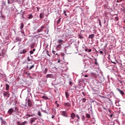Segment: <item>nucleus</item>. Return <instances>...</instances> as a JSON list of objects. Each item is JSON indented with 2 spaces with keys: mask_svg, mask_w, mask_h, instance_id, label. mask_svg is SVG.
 Wrapping results in <instances>:
<instances>
[{
  "mask_svg": "<svg viewBox=\"0 0 125 125\" xmlns=\"http://www.w3.org/2000/svg\"><path fill=\"white\" fill-rule=\"evenodd\" d=\"M13 112H14L13 108H10L8 111V114H9V115H12V113H13Z\"/></svg>",
  "mask_w": 125,
  "mask_h": 125,
  "instance_id": "obj_1",
  "label": "nucleus"
},
{
  "mask_svg": "<svg viewBox=\"0 0 125 125\" xmlns=\"http://www.w3.org/2000/svg\"><path fill=\"white\" fill-rule=\"evenodd\" d=\"M36 120H37L36 118H32L31 119L30 123L31 124V125H33V124H34V123L36 122Z\"/></svg>",
  "mask_w": 125,
  "mask_h": 125,
  "instance_id": "obj_2",
  "label": "nucleus"
},
{
  "mask_svg": "<svg viewBox=\"0 0 125 125\" xmlns=\"http://www.w3.org/2000/svg\"><path fill=\"white\" fill-rule=\"evenodd\" d=\"M17 124L18 125H25L27 124V121H24V122L22 123L21 125V123L19 121L17 122Z\"/></svg>",
  "mask_w": 125,
  "mask_h": 125,
  "instance_id": "obj_3",
  "label": "nucleus"
},
{
  "mask_svg": "<svg viewBox=\"0 0 125 125\" xmlns=\"http://www.w3.org/2000/svg\"><path fill=\"white\" fill-rule=\"evenodd\" d=\"M62 115L63 117H65L67 118L68 117V114H67V112L66 111H62Z\"/></svg>",
  "mask_w": 125,
  "mask_h": 125,
  "instance_id": "obj_4",
  "label": "nucleus"
},
{
  "mask_svg": "<svg viewBox=\"0 0 125 125\" xmlns=\"http://www.w3.org/2000/svg\"><path fill=\"white\" fill-rule=\"evenodd\" d=\"M43 29H44V26H41V28L37 30V33L42 32V30H43Z\"/></svg>",
  "mask_w": 125,
  "mask_h": 125,
  "instance_id": "obj_5",
  "label": "nucleus"
},
{
  "mask_svg": "<svg viewBox=\"0 0 125 125\" xmlns=\"http://www.w3.org/2000/svg\"><path fill=\"white\" fill-rule=\"evenodd\" d=\"M27 103H28V107H32V102H31V101L30 100V99H28Z\"/></svg>",
  "mask_w": 125,
  "mask_h": 125,
  "instance_id": "obj_6",
  "label": "nucleus"
},
{
  "mask_svg": "<svg viewBox=\"0 0 125 125\" xmlns=\"http://www.w3.org/2000/svg\"><path fill=\"white\" fill-rule=\"evenodd\" d=\"M76 114H75V113H71L70 115V117H71V119H72L73 120H74V119H75V118H76Z\"/></svg>",
  "mask_w": 125,
  "mask_h": 125,
  "instance_id": "obj_7",
  "label": "nucleus"
},
{
  "mask_svg": "<svg viewBox=\"0 0 125 125\" xmlns=\"http://www.w3.org/2000/svg\"><path fill=\"white\" fill-rule=\"evenodd\" d=\"M117 90H118V91H119L120 92V93H121V94H122V95H125V93L124 92V91L123 90H121V89H120L119 88H117Z\"/></svg>",
  "mask_w": 125,
  "mask_h": 125,
  "instance_id": "obj_8",
  "label": "nucleus"
},
{
  "mask_svg": "<svg viewBox=\"0 0 125 125\" xmlns=\"http://www.w3.org/2000/svg\"><path fill=\"white\" fill-rule=\"evenodd\" d=\"M3 95L4 97H9V94L8 93V92H5L3 94Z\"/></svg>",
  "mask_w": 125,
  "mask_h": 125,
  "instance_id": "obj_9",
  "label": "nucleus"
},
{
  "mask_svg": "<svg viewBox=\"0 0 125 125\" xmlns=\"http://www.w3.org/2000/svg\"><path fill=\"white\" fill-rule=\"evenodd\" d=\"M26 52H27V49H24L22 50V51H21L20 52V53H21V54H23L24 53H26Z\"/></svg>",
  "mask_w": 125,
  "mask_h": 125,
  "instance_id": "obj_10",
  "label": "nucleus"
},
{
  "mask_svg": "<svg viewBox=\"0 0 125 125\" xmlns=\"http://www.w3.org/2000/svg\"><path fill=\"white\" fill-rule=\"evenodd\" d=\"M43 17H44V13H41L40 15V18L42 19L43 18Z\"/></svg>",
  "mask_w": 125,
  "mask_h": 125,
  "instance_id": "obj_11",
  "label": "nucleus"
},
{
  "mask_svg": "<svg viewBox=\"0 0 125 125\" xmlns=\"http://www.w3.org/2000/svg\"><path fill=\"white\" fill-rule=\"evenodd\" d=\"M95 37V35L94 34H91L89 35V39H91V40H92V39H93V38H94Z\"/></svg>",
  "mask_w": 125,
  "mask_h": 125,
  "instance_id": "obj_12",
  "label": "nucleus"
},
{
  "mask_svg": "<svg viewBox=\"0 0 125 125\" xmlns=\"http://www.w3.org/2000/svg\"><path fill=\"white\" fill-rule=\"evenodd\" d=\"M64 105L66 106V107H70L71 106V103H66L64 104Z\"/></svg>",
  "mask_w": 125,
  "mask_h": 125,
  "instance_id": "obj_13",
  "label": "nucleus"
},
{
  "mask_svg": "<svg viewBox=\"0 0 125 125\" xmlns=\"http://www.w3.org/2000/svg\"><path fill=\"white\" fill-rule=\"evenodd\" d=\"M14 0H8V4H11V3H13Z\"/></svg>",
  "mask_w": 125,
  "mask_h": 125,
  "instance_id": "obj_14",
  "label": "nucleus"
},
{
  "mask_svg": "<svg viewBox=\"0 0 125 125\" xmlns=\"http://www.w3.org/2000/svg\"><path fill=\"white\" fill-rule=\"evenodd\" d=\"M24 28V23H21V27H20V29L22 30Z\"/></svg>",
  "mask_w": 125,
  "mask_h": 125,
  "instance_id": "obj_15",
  "label": "nucleus"
},
{
  "mask_svg": "<svg viewBox=\"0 0 125 125\" xmlns=\"http://www.w3.org/2000/svg\"><path fill=\"white\" fill-rule=\"evenodd\" d=\"M62 43L59 44V45H57L58 48H59V49H61L62 48Z\"/></svg>",
  "mask_w": 125,
  "mask_h": 125,
  "instance_id": "obj_16",
  "label": "nucleus"
},
{
  "mask_svg": "<svg viewBox=\"0 0 125 125\" xmlns=\"http://www.w3.org/2000/svg\"><path fill=\"white\" fill-rule=\"evenodd\" d=\"M86 118H87V119H90L91 117H90V114L87 113L86 114Z\"/></svg>",
  "mask_w": 125,
  "mask_h": 125,
  "instance_id": "obj_17",
  "label": "nucleus"
},
{
  "mask_svg": "<svg viewBox=\"0 0 125 125\" xmlns=\"http://www.w3.org/2000/svg\"><path fill=\"white\" fill-rule=\"evenodd\" d=\"M58 43H59V44H61V43H62V42H63V40H59L58 41Z\"/></svg>",
  "mask_w": 125,
  "mask_h": 125,
  "instance_id": "obj_18",
  "label": "nucleus"
},
{
  "mask_svg": "<svg viewBox=\"0 0 125 125\" xmlns=\"http://www.w3.org/2000/svg\"><path fill=\"white\" fill-rule=\"evenodd\" d=\"M9 89V85L8 84H6V90H8Z\"/></svg>",
  "mask_w": 125,
  "mask_h": 125,
  "instance_id": "obj_19",
  "label": "nucleus"
},
{
  "mask_svg": "<svg viewBox=\"0 0 125 125\" xmlns=\"http://www.w3.org/2000/svg\"><path fill=\"white\" fill-rule=\"evenodd\" d=\"M34 116H35V114H32V115L27 114L25 116V117L28 116V118H30V117H34Z\"/></svg>",
  "mask_w": 125,
  "mask_h": 125,
  "instance_id": "obj_20",
  "label": "nucleus"
},
{
  "mask_svg": "<svg viewBox=\"0 0 125 125\" xmlns=\"http://www.w3.org/2000/svg\"><path fill=\"white\" fill-rule=\"evenodd\" d=\"M82 117V121H84V120H85V117H84V115H81Z\"/></svg>",
  "mask_w": 125,
  "mask_h": 125,
  "instance_id": "obj_21",
  "label": "nucleus"
},
{
  "mask_svg": "<svg viewBox=\"0 0 125 125\" xmlns=\"http://www.w3.org/2000/svg\"><path fill=\"white\" fill-rule=\"evenodd\" d=\"M28 19H32L33 18V16L32 15V14H29L28 15Z\"/></svg>",
  "mask_w": 125,
  "mask_h": 125,
  "instance_id": "obj_22",
  "label": "nucleus"
},
{
  "mask_svg": "<svg viewBox=\"0 0 125 125\" xmlns=\"http://www.w3.org/2000/svg\"><path fill=\"white\" fill-rule=\"evenodd\" d=\"M65 96H66V98H68V97H69V96H70V95L69 94V93H68V92H65Z\"/></svg>",
  "mask_w": 125,
  "mask_h": 125,
  "instance_id": "obj_23",
  "label": "nucleus"
},
{
  "mask_svg": "<svg viewBox=\"0 0 125 125\" xmlns=\"http://www.w3.org/2000/svg\"><path fill=\"white\" fill-rule=\"evenodd\" d=\"M21 15H23V16L25 15V11H23V10H21Z\"/></svg>",
  "mask_w": 125,
  "mask_h": 125,
  "instance_id": "obj_24",
  "label": "nucleus"
},
{
  "mask_svg": "<svg viewBox=\"0 0 125 125\" xmlns=\"http://www.w3.org/2000/svg\"><path fill=\"white\" fill-rule=\"evenodd\" d=\"M52 53H53V54H54L55 55H58V54L57 53H56V52L54 50H52Z\"/></svg>",
  "mask_w": 125,
  "mask_h": 125,
  "instance_id": "obj_25",
  "label": "nucleus"
},
{
  "mask_svg": "<svg viewBox=\"0 0 125 125\" xmlns=\"http://www.w3.org/2000/svg\"><path fill=\"white\" fill-rule=\"evenodd\" d=\"M102 23H103L104 24H105L106 23V20H105V19H104V20H102Z\"/></svg>",
  "mask_w": 125,
  "mask_h": 125,
  "instance_id": "obj_26",
  "label": "nucleus"
},
{
  "mask_svg": "<svg viewBox=\"0 0 125 125\" xmlns=\"http://www.w3.org/2000/svg\"><path fill=\"white\" fill-rule=\"evenodd\" d=\"M61 22V18H60L58 20V21H57V24H60Z\"/></svg>",
  "mask_w": 125,
  "mask_h": 125,
  "instance_id": "obj_27",
  "label": "nucleus"
},
{
  "mask_svg": "<svg viewBox=\"0 0 125 125\" xmlns=\"http://www.w3.org/2000/svg\"><path fill=\"white\" fill-rule=\"evenodd\" d=\"M42 98L43 99H48V97H47V96H42Z\"/></svg>",
  "mask_w": 125,
  "mask_h": 125,
  "instance_id": "obj_28",
  "label": "nucleus"
},
{
  "mask_svg": "<svg viewBox=\"0 0 125 125\" xmlns=\"http://www.w3.org/2000/svg\"><path fill=\"white\" fill-rule=\"evenodd\" d=\"M38 116H39V117H42V112L40 111H38Z\"/></svg>",
  "mask_w": 125,
  "mask_h": 125,
  "instance_id": "obj_29",
  "label": "nucleus"
},
{
  "mask_svg": "<svg viewBox=\"0 0 125 125\" xmlns=\"http://www.w3.org/2000/svg\"><path fill=\"white\" fill-rule=\"evenodd\" d=\"M35 43H33L31 45V48H34V47H35Z\"/></svg>",
  "mask_w": 125,
  "mask_h": 125,
  "instance_id": "obj_30",
  "label": "nucleus"
},
{
  "mask_svg": "<svg viewBox=\"0 0 125 125\" xmlns=\"http://www.w3.org/2000/svg\"><path fill=\"white\" fill-rule=\"evenodd\" d=\"M34 67H35V65L34 64L30 66V67L29 68V70H32V69H33V68H34Z\"/></svg>",
  "mask_w": 125,
  "mask_h": 125,
  "instance_id": "obj_31",
  "label": "nucleus"
},
{
  "mask_svg": "<svg viewBox=\"0 0 125 125\" xmlns=\"http://www.w3.org/2000/svg\"><path fill=\"white\" fill-rule=\"evenodd\" d=\"M47 78H51V74H47L46 75Z\"/></svg>",
  "mask_w": 125,
  "mask_h": 125,
  "instance_id": "obj_32",
  "label": "nucleus"
},
{
  "mask_svg": "<svg viewBox=\"0 0 125 125\" xmlns=\"http://www.w3.org/2000/svg\"><path fill=\"white\" fill-rule=\"evenodd\" d=\"M82 101L83 103H84V102H85V101H86V99H85V98H83L82 99Z\"/></svg>",
  "mask_w": 125,
  "mask_h": 125,
  "instance_id": "obj_33",
  "label": "nucleus"
},
{
  "mask_svg": "<svg viewBox=\"0 0 125 125\" xmlns=\"http://www.w3.org/2000/svg\"><path fill=\"white\" fill-rule=\"evenodd\" d=\"M47 72V68H45V70L44 71V72L43 73L44 74H46V72Z\"/></svg>",
  "mask_w": 125,
  "mask_h": 125,
  "instance_id": "obj_34",
  "label": "nucleus"
},
{
  "mask_svg": "<svg viewBox=\"0 0 125 125\" xmlns=\"http://www.w3.org/2000/svg\"><path fill=\"white\" fill-rule=\"evenodd\" d=\"M63 14H64L65 16H67V13H66V11L63 10Z\"/></svg>",
  "mask_w": 125,
  "mask_h": 125,
  "instance_id": "obj_35",
  "label": "nucleus"
},
{
  "mask_svg": "<svg viewBox=\"0 0 125 125\" xmlns=\"http://www.w3.org/2000/svg\"><path fill=\"white\" fill-rule=\"evenodd\" d=\"M79 39H83V36H82V35H79Z\"/></svg>",
  "mask_w": 125,
  "mask_h": 125,
  "instance_id": "obj_36",
  "label": "nucleus"
},
{
  "mask_svg": "<svg viewBox=\"0 0 125 125\" xmlns=\"http://www.w3.org/2000/svg\"><path fill=\"white\" fill-rule=\"evenodd\" d=\"M77 119H78V120H81V119L80 118V116H79V115H76V116Z\"/></svg>",
  "mask_w": 125,
  "mask_h": 125,
  "instance_id": "obj_37",
  "label": "nucleus"
},
{
  "mask_svg": "<svg viewBox=\"0 0 125 125\" xmlns=\"http://www.w3.org/2000/svg\"><path fill=\"white\" fill-rule=\"evenodd\" d=\"M99 25L101 26H102V24H101V21L100 20H99Z\"/></svg>",
  "mask_w": 125,
  "mask_h": 125,
  "instance_id": "obj_38",
  "label": "nucleus"
},
{
  "mask_svg": "<svg viewBox=\"0 0 125 125\" xmlns=\"http://www.w3.org/2000/svg\"><path fill=\"white\" fill-rule=\"evenodd\" d=\"M15 111H18V107L17 106L15 107Z\"/></svg>",
  "mask_w": 125,
  "mask_h": 125,
  "instance_id": "obj_39",
  "label": "nucleus"
},
{
  "mask_svg": "<svg viewBox=\"0 0 125 125\" xmlns=\"http://www.w3.org/2000/svg\"><path fill=\"white\" fill-rule=\"evenodd\" d=\"M115 20H116V21H118V20H119V17H115Z\"/></svg>",
  "mask_w": 125,
  "mask_h": 125,
  "instance_id": "obj_40",
  "label": "nucleus"
},
{
  "mask_svg": "<svg viewBox=\"0 0 125 125\" xmlns=\"http://www.w3.org/2000/svg\"><path fill=\"white\" fill-rule=\"evenodd\" d=\"M30 54H34V52L33 51L31 50L30 51Z\"/></svg>",
  "mask_w": 125,
  "mask_h": 125,
  "instance_id": "obj_41",
  "label": "nucleus"
},
{
  "mask_svg": "<svg viewBox=\"0 0 125 125\" xmlns=\"http://www.w3.org/2000/svg\"><path fill=\"white\" fill-rule=\"evenodd\" d=\"M55 118V115H53L51 117V119H54Z\"/></svg>",
  "mask_w": 125,
  "mask_h": 125,
  "instance_id": "obj_42",
  "label": "nucleus"
},
{
  "mask_svg": "<svg viewBox=\"0 0 125 125\" xmlns=\"http://www.w3.org/2000/svg\"><path fill=\"white\" fill-rule=\"evenodd\" d=\"M108 112H109L110 114H111V112H112V110L108 109Z\"/></svg>",
  "mask_w": 125,
  "mask_h": 125,
  "instance_id": "obj_43",
  "label": "nucleus"
},
{
  "mask_svg": "<svg viewBox=\"0 0 125 125\" xmlns=\"http://www.w3.org/2000/svg\"><path fill=\"white\" fill-rule=\"evenodd\" d=\"M36 8L37 9V11H40V8H39L38 7H37Z\"/></svg>",
  "mask_w": 125,
  "mask_h": 125,
  "instance_id": "obj_44",
  "label": "nucleus"
},
{
  "mask_svg": "<svg viewBox=\"0 0 125 125\" xmlns=\"http://www.w3.org/2000/svg\"><path fill=\"white\" fill-rule=\"evenodd\" d=\"M46 54H47L48 56H49L50 57V55L48 53V51H47Z\"/></svg>",
  "mask_w": 125,
  "mask_h": 125,
  "instance_id": "obj_45",
  "label": "nucleus"
},
{
  "mask_svg": "<svg viewBox=\"0 0 125 125\" xmlns=\"http://www.w3.org/2000/svg\"><path fill=\"white\" fill-rule=\"evenodd\" d=\"M113 116H114V115L113 114H110V118H113Z\"/></svg>",
  "mask_w": 125,
  "mask_h": 125,
  "instance_id": "obj_46",
  "label": "nucleus"
},
{
  "mask_svg": "<svg viewBox=\"0 0 125 125\" xmlns=\"http://www.w3.org/2000/svg\"><path fill=\"white\" fill-rule=\"evenodd\" d=\"M69 83L70 85H72V84L71 81H69Z\"/></svg>",
  "mask_w": 125,
  "mask_h": 125,
  "instance_id": "obj_47",
  "label": "nucleus"
},
{
  "mask_svg": "<svg viewBox=\"0 0 125 125\" xmlns=\"http://www.w3.org/2000/svg\"><path fill=\"white\" fill-rule=\"evenodd\" d=\"M28 118H29V116H24V117H23V118L24 119H28Z\"/></svg>",
  "mask_w": 125,
  "mask_h": 125,
  "instance_id": "obj_48",
  "label": "nucleus"
},
{
  "mask_svg": "<svg viewBox=\"0 0 125 125\" xmlns=\"http://www.w3.org/2000/svg\"><path fill=\"white\" fill-rule=\"evenodd\" d=\"M88 52H91V49H89L88 50Z\"/></svg>",
  "mask_w": 125,
  "mask_h": 125,
  "instance_id": "obj_49",
  "label": "nucleus"
},
{
  "mask_svg": "<svg viewBox=\"0 0 125 125\" xmlns=\"http://www.w3.org/2000/svg\"><path fill=\"white\" fill-rule=\"evenodd\" d=\"M103 53V51H100V54H102Z\"/></svg>",
  "mask_w": 125,
  "mask_h": 125,
  "instance_id": "obj_50",
  "label": "nucleus"
},
{
  "mask_svg": "<svg viewBox=\"0 0 125 125\" xmlns=\"http://www.w3.org/2000/svg\"><path fill=\"white\" fill-rule=\"evenodd\" d=\"M88 77V76L87 75H84L85 78H87Z\"/></svg>",
  "mask_w": 125,
  "mask_h": 125,
  "instance_id": "obj_51",
  "label": "nucleus"
},
{
  "mask_svg": "<svg viewBox=\"0 0 125 125\" xmlns=\"http://www.w3.org/2000/svg\"><path fill=\"white\" fill-rule=\"evenodd\" d=\"M21 33H22V34H25L24 33V31H23V30H21Z\"/></svg>",
  "mask_w": 125,
  "mask_h": 125,
  "instance_id": "obj_52",
  "label": "nucleus"
},
{
  "mask_svg": "<svg viewBox=\"0 0 125 125\" xmlns=\"http://www.w3.org/2000/svg\"><path fill=\"white\" fill-rule=\"evenodd\" d=\"M21 18H23V19H24L25 17H24V16L21 15Z\"/></svg>",
  "mask_w": 125,
  "mask_h": 125,
  "instance_id": "obj_53",
  "label": "nucleus"
},
{
  "mask_svg": "<svg viewBox=\"0 0 125 125\" xmlns=\"http://www.w3.org/2000/svg\"><path fill=\"white\" fill-rule=\"evenodd\" d=\"M32 51H33V52H35V51H36V49H33V50H32Z\"/></svg>",
  "mask_w": 125,
  "mask_h": 125,
  "instance_id": "obj_54",
  "label": "nucleus"
},
{
  "mask_svg": "<svg viewBox=\"0 0 125 125\" xmlns=\"http://www.w3.org/2000/svg\"><path fill=\"white\" fill-rule=\"evenodd\" d=\"M60 62H61L60 60H59L58 61V63H60Z\"/></svg>",
  "mask_w": 125,
  "mask_h": 125,
  "instance_id": "obj_55",
  "label": "nucleus"
},
{
  "mask_svg": "<svg viewBox=\"0 0 125 125\" xmlns=\"http://www.w3.org/2000/svg\"><path fill=\"white\" fill-rule=\"evenodd\" d=\"M95 65H97V64H98V63H97V62H95Z\"/></svg>",
  "mask_w": 125,
  "mask_h": 125,
  "instance_id": "obj_56",
  "label": "nucleus"
},
{
  "mask_svg": "<svg viewBox=\"0 0 125 125\" xmlns=\"http://www.w3.org/2000/svg\"><path fill=\"white\" fill-rule=\"evenodd\" d=\"M55 104H57V103H58L57 101H56L55 102Z\"/></svg>",
  "mask_w": 125,
  "mask_h": 125,
  "instance_id": "obj_57",
  "label": "nucleus"
},
{
  "mask_svg": "<svg viewBox=\"0 0 125 125\" xmlns=\"http://www.w3.org/2000/svg\"><path fill=\"white\" fill-rule=\"evenodd\" d=\"M88 49L87 48L85 49V51H87Z\"/></svg>",
  "mask_w": 125,
  "mask_h": 125,
  "instance_id": "obj_58",
  "label": "nucleus"
},
{
  "mask_svg": "<svg viewBox=\"0 0 125 125\" xmlns=\"http://www.w3.org/2000/svg\"><path fill=\"white\" fill-rule=\"evenodd\" d=\"M95 62H97V59H95Z\"/></svg>",
  "mask_w": 125,
  "mask_h": 125,
  "instance_id": "obj_59",
  "label": "nucleus"
},
{
  "mask_svg": "<svg viewBox=\"0 0 125 125\" xmlns=\"http://www.w3.org/2000/svg\"><path fill=\"white\" fill-rule=\"evenodd\" d=\"M57 107H59V104H57Z\"/></svg>",
  "mask_w": 125,
  "mask_h": 125,
  "instance_id": "obj_60",
  "label": "nucleus"
},
{
  "mask_svg": "<svg viewBox=\"0 0 125 125\" xmlns=\"http://www.w3.org/2000/svg\"><path fill=\"white\" fill-rule=\"evenodd\" d=\"M25 74H27V75H30V73H28L27 72H26Z\"/></svg>",
  "mask_w": 125,
  "mask_h": 125,
  "instance_id": "obj_61",
  "label": "nucleus"
},
{
  "mask_svg": "<svg viewBox=\"0 0 125 125\" xmlns=\"http://www.w3.org/2000/svg\"><path fill=\"white\" fill-rule=\"evenodd\" d=\"M116 1L117 2H119V0H117Z\"/></svg>",
  "mask_w": 125,
  "mask_h": 125,
  "instance_id": "obj_62",
  "label": "nucleus"
},
{
  "mask_svg": "<svg viewBox=\"0 0 125 125\" xmlns=\"http://www.w3.org/2000/svg\"><path fill=\"white\" fill-rule=\"evenodd\" d=\"M104 110H106V108H104Z\"/></svg>",
  "mask_w": 125,
  "mask_h": 125,
  "instance_id": "obj_63",
  "label": "nucleus"
},
{
  "mask_svg": "<svg viewBox=\"0 0 125 125\" xmlns=\"http://www.w3.org/2000/svg\"><path fill=\"white\" fill-rule=\"evenodd\" d=\"M28 61H30V59H29Z\"/></svg>",
  "mask_w": 125,
  "mask_h": 125,
  "instance_id": "obj_64",
  "label": "nucleus"
}]
</instances>
